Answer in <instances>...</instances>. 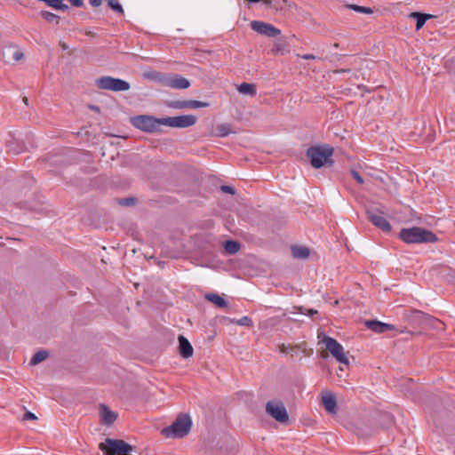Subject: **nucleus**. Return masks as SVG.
Returning <instances> with one entry per match:
<instances>
[{"mask_svg":"<svg viewBox=\"0 0 455 455\" xmlns=\"http://www.w3.org/2000/svg\"><path fill=\"white\" fill-rule=\"evenodd\" d=\"M399 236L406 243H435L437 241V237L433 232L419 227L403 228Z\"/></svg>","mask_w":455,"mask_h":455,"instance_id":"obj_1","label":"nucleus"},{"mask_svg":"<svg viewBox=\"0 0 455 455\" xmlns=\"http://www.w3.org/2000/svg\"><path fill=\"white\" fill-rule=\"evenodd\" d=\"M333 148L328 145L311 147L307 150V156L310 160L311 165L319 169L325 164H331V156Z\"/></svg>","mask_w":455,"mask_h":455,"instance_id":"obj_2","label":"nucleus"},{"mask_svg":"<svg viewBox=\"0 0 455 455\" xmlns=\"http://www.w3.org/2000/svg\"><path fill=\"white\" fill-rule=\"evenodd\" d=\"M191 425L192 421L188 415H180L170 427L163 429V434L166 437H183L189 432Z\"/></svg>","mask_w":455,"mask_h":455,"instance_id":"obj_3","label":"nucleus"},{"mask_svg":"<svg viewBox=\"0 0 455 455\" xmlns=\"http://www.w3.org/2000/svg\"><path fill=\"white\" fill-rule=\"evenodd\" d=\"M164 118H156L152 116H137L131 118V124L137 129L146 132H159Z\"/></svg>","mask_w":455,"mask_h":455,"instance_id":"obj_4","label":"nucleus"},{"mask_svg":"<svg viewBox=\"0 0 455 455\" xmlns=\"http://www.w3.org/2000/svg\"><path fill=\"white\" fill-rule=\"evenodd\" d=\"M266 412L279 423L289 422V414L282 401L276 399L268 401L266 404Z\"/></svg>","mask_w":455,"mask_h":455,"instance_id":"obj_5","label":"nucleus"},{"mask_svg":"<svg viewBox=\"0 0 455 455\" xmlns=\"http://www.w3.org/2000/svg\"><path fill=\"white\" fill-rule=\"evenodd\" d=\"M96 85L102 90L112 92H125L130 89V84L120 78L102 76L96 80Z\"/></svg>","mask_w":455,"mask_h":455,"instance_id":"obj_6","label":"nucleus"},{"mask_svg":"<svg viewBox=\"0 0 455 455\" xmlns=\"http://www.w3.org/2000/svg\"><path fill=\"white\" fill-rule=\"evenodd\" d=\"M322 342L325 345L326 349L339 363L345 365L349 363V360L344 351V347L335 339L323 335Z\"/></svg>","mask_w":455,"mask_h":455,"instance_id":"obj_7","label":"nucleus"},{"mask_svg":"<svg viewBox=\"0 0 455 455\" xmlns=\"http://www.w3.org/2000/svg\"><path fill=\"white\" fill-rule=\"evenodd\" d=\"M197 118L194 115H182L178 116L164 117L163 124L172 128H188L196 124Z\"/></svg>","mask_w":455,"mask_h":455,"instance_id":"obj_8","label":"nucleus"},{"mask_svg":"<svg viewBox=\"0 0 455 455\" xmlns=\"http://www.w3.org/2000/svg\"><path fill=\"white\" fill-rule=\"evenodd\" d=\"M251 28L258 34L267 36L268 37H275L281 34V30L279 28L274 27L272 24L260 20H252L251 22Z\"/></svg>","mask_w":455,"mask_h":455,"instance_id":"obj_9","label":"nucleus"},{"mask_svg":"<svg viewBox=\"0 0 455 455\" xmlns=\"http://www.w3.org/2000/svg\"><path fill=\"white\" fill-rule=\"evenodd\" d=\"M367 216L370 221L378 228L381 229L383 232H390L391 231V225L385 218L383 212L373 211V210H368L367 211Z\"/></svg>","mask_w":455,"mask_h":455,"instance_id":"obj_10","label":"nucleus"},{"mask_svg":"<svg viewBox=\"0 0 455 455\" xmlns=\"http://www.w3.org/2000/svg\"><path fill=\"white\" fill-rule=\"evenodd\" d=\"M322 403L325 411L331 414L336 415L338 411L336 395L328 390L322 392Z\"/></svg>","mask_w":455,"mask_h":455,"instance_id":"obj_11","label":"nucleus"},{"mask_svg":"<svg viewBox=\"0 0 455 455\" xmlns=\"http://www.w3.org/2000/svg\"><path fill=\"white\" fill-rule=\"evenodd\" d=\"M209 103L199 100H179L172 104V107L178 109L183 108H201L209 107Z\"/></svg>","mask_w":455,"mask_h":455,"instance_id":"obj_12","label":"nucleus"},{"mask_svg":"<svg viewBox=\"0 0 455 455\" xmlns=\"http://www.w3.org/2000/svg\"><path fill=\"white\" fill-rule=\"evenodd\" d=\"M365 325L370 330L377 333H383L395 330L394 325L379 321H366Z\"/></svg>","mask_w":455,"mask_h":455,"instance_id":"obj_13","label":"nucleus"},{"mask_svg":"<svg viewBox=\"0 0 455 455\" xmlns=\"http://www.w3.org/2000/svg\"><path fill=\"white\" fill-rule=\"evenodd\" d=\"M100 415L101 422L105 425H111L117 418V413L111 411L107 405H100Z\"/></svg>","mask_w":455,"mask_h":455,"instance_id":"obj_14","label":"nucleus"},{"mask_svg":"<svg viewBox=\"0 0 455 455\" xmlns=\"http://www.w3.org/2000/svg\"><path fill=\"white\" fill-rule=\"evenodd\" d=\"M165 84L173 89H187L190 86L189 81L180 76H176L168 79Z\"/></svg>","mask_w":455,"mask_h":455,"instance_id":"obj_15","label":"nucleus"},{"mask_svg":"<svg viewBox=\"0 0 455 455\" xmlns=\"http://www.w3.org/2000/svg\"><path fill=\"white\" fill-rule=\"evenodd\" d=\"M179 347L182 357L189 358L193 355L194 349L190 342L184 336L179 337Z\"/></svg>","mask_w":455,"mask_h":455,"instance_id":"obj_16","label":"nucleus"},{"mask_svg":"<svg viewBox=\"0 0 455 455\" xmlns=\"http://www.w3.org/2000/svg\"><path fill=\"white\" fill-rule=\"evenodd\" d=\"M291 255L297 259H307L310 255V251L307 247L302 245H294L291 248Z\"/></svg>","mask_w":455,"mask_h":455,"instance_id":"obj_17","label":"nucleus"},{"mask_svg":"<svg viewBox=\"0 0 455 455\" xmlns=\"http://www.w3.org/2000/svg\"><path fill=\"white\" fill-rule=\"evenodd\" d=\"M233 130L231 128V125L228 124H218L214 130L212 131V135L216 137H226L231 133H233Z\"/></svg>","mask_w":455,"mask_h":455,"instance_id":"obj_18","label":"nucleus"},{"mask_svg":"<svg viewBox=\"0 0 455 455\" xmlns=\"http://www.w3.org/2000/svg\"><path fill=\"white\" fill-rule=\"evenodd\" d=\"M237 91L243 95L255 96L257 93L256 86L252 84L242 83L237 86Z\"/></svg>","mask_w":455,"mask_h":455,"instance_id":"obj_19","label":"nucleus"},{"mask_svg":"<svg viewBox=\"0 0 455 455\" xmlns=\"http://www.w3.org/2000/svg\"><path fill=\"white\" fill-rule=\"evenodd\" d=\"M205 299L219 307L223 308L228 307L227 301L216 293H208L205 295Z\"/></svg>","mask_w":455,"mask_h":455,"instance_id":"obj_20","label":"nucleus"},{"mask_svg":"<svg viewBox=\"0 0 455 455\" xmlns=\"http://www.w3.org/2000/svg\"><path fill=\"white\" fill-rule=\"evenodd\" d=\"M410 17L416 19V29L419 30L431 16L428 14H423L419 12H411L410 14Z\"/></svg>","mask_w":455,"mask_h":455,"instance_id":"obj_21","label":"nucleus"},{"mask_svg":"<svg viewBox=\"0 0 455 455\" xmlns=\"http://www.w3.org/2000/svg\"><path fill=\"white\" fill-rule=\"evenodd\" d=\"M48 357V352L45 350H40L36 352L30 359V365H36L39 363L44 361Z\"/></svg>","mask_w":455,"mask_h":455,"instance_id":"obj_22","label":"nucleus"},{"mask_svg":"<svg viewBox=\"0 0 455 455\" xmlns=\"http://www.w3.org/2000/svg\"><path fill=\"white\" fill-rule=\"evenodd\" d=\"M224 248L229 254H235L240 250V244L233 240L226 241Z\"/></svg>","mask_w":455,"mask_h":455,"instance_id":"obj_23","label":"nucleus"},{"mask_svg":"<svg viewBox=\"0 0 455 455\" xmlns=\"http://www.w3.org/2000/svg\"><path fill=\"white\" fill-rule=\"evenodd\" d=\"M40 15L46 20L48 22L59 23L60 17L51 12L42 11Z\"/></svg>","mask_w":455,"mask_h":455,"instance_id":"obj_24","label":"nucleus"},{"mask_svg":"<svg viewBox=\"0 0 455 455\" xmlns=\"http://www.w3.org/2000/svg\"><path fill=\"white\" fill-rule=\"evenodd\" d=\"M230 323H236L237 325H241V326H251L252 325V321L248 316H243L238 320L231 319Z\"/></svg>","mask_w":455,"mask_h":455,"instance_id":"obj_25","label":"nucleus"},{"mask_svg":"<svg viewBox=\"0 0 455 455\" xmlns=\"http://www.w3.org/2000/svg\"><path fill=\"white\" fill-rule=\"evenodd\" d=\"M9 53L12 55V58L14 61H19L23 59L24 54L21 51L16 48H10L8 50Z\"/></svg>","mask_w":455,"mask_h":455,"instance_id":"obj_26","label":"nucleus"},{"mask_svg":"<svg viewBox=\"0 0 455 455\" xmlns=\"http://www.w3.org/2000/svg\"><path fill=\"white\" fill-rule=\"evenodd\" d=\"M143 76L145 78H147L148 80L163 81V77H162L161 74H159L157 72H154V71L145 72Z\"/></svg>","mask_w":455,"mask_h":455,"instance_id":"obj_27","label":"nucleus"},{"mask_svg":"<svg viewBox=\"0 0 455 455\" xmlns=\"http://www.w3.org/2000/svg\"><path fill=\"white\" fill-rule=\"evenodd\" d=\"M349 7H350V9H352L357 12H362V13H365V14H371L373 12L370 7H364V6H360V5H356V4H351Z\"/></svg>","mask_w":455,"mask_h":455,"instance_id":"obj_28","label":"nucleus"},{"mask_svg":"<svg viewBox=\"0 0 455 455\" xmlns=\"http://www.w3.org/2000/svg\"><path fill=\"white\" fill-rule=\"evenodd\" d=\"M108 5L114 11L123 14L124 9L117 0H108Z\"/></svg>","mask_w":455,"mask_h":455,"instance_id":"obj_29","label":"nucleus"},{"mask_svg":"<svg viewBox=\"0 0 455 455\" xmlns=\"http://www.w3.org/2000/svg\"><path fill=\"white\" fill-rule=\"evenodd\" d=\"M351 174L358 184L363 183V179L361 177V175L356 171H352Z\"/></svg>","mask_w":455,"mask_h":455,"instance_id":"obj_30","label":"nucleus"},{"mask_svg":"<svg viewBox=\"0 0 455 455\" xmlns=\"http://www.w3.org/2000/svg\"><path fill=\"white\" fill-rule=\"evenodd\" d=\"M36 419V415L30 411H27L23 416V419H25V420H32V419Z\"/></svg>","mask_w":455,"mask_h":455,"instance_id":"obj_31","label":"nucleus"},{"mask_svg":"<svg viewBox=\"0 0 455 455\" xmlns=\"http://www.w3.org/2000/svg\"><path fill=\"white\" fill-rule=\"evenodd\" d=\"M73 6L82 7L84 5L83 0H68Z\"/></svg>","mask_w":455,"mask_h":455,"instance_id":"obj_32","label":"nucleus"},{"mask_svg":"<svg viewBox=\"0 0 455 455\" xmlns=\"http://www.w3.org/2000/svg\"><path fill=\"white\" fill-rule=\"evenodd\" d=\"M221 190L226 192V193H229V194H235V189L232 188V187H229V186H222L221 187Z\"/></svg>","mask_w":455,"mask_h":455,"instance_id":"obj_33","label":"nucleus"},{"mask_svg":"<svg viewBox=\"0 0 455 455\" xmlns=\"http://www.w3.org/2000/svg\"><path fill=\"white\" fill-rule=\"evenodd\" d=\"M90 4L93 7H99L102 4V0H89Z\"/></svg>","mask_w":455,"mask_h":455,"instance_id":"obj_34","label":"nucleus"},{"mask_svg":"<svg viewBox=\"0 0 455 455\" xmlns=\"http://www.w3.org/2000/svg\"><path fill=\"white\" fill-rule=\"evenodd\" d=\"M247 2L251 3V4H257V3H259V2H262L266 4H270V0H246Z\"/></svg>","mask_w":455,"mask_h":455,"instance_id":"obj_35","label":"nucleus"},{"mask_svg":"<svg viewBox=\"0 0 455 455\" xmlns=\"http://www.w3.org/2000/svg\"><path fill=\"white\" fill-rule=\"evenodd\" d=\"M304 60H315L316 57L313 54H304L300 56Z\"/></svg>","mask_w":455,"mask_h":455,"instance_id":"obj_36","label":"nucleus"},{"mask_svg":"<svg viewBox=\"0 0 455 455\" xmlns=\"http://www.w3.org/2000/svg\"><path fill=\"white\" fill-rule=\"evenodd\" d=\"M316 313H317V311H315V310H313V309H309L308 310V315H313L314 314H316Z\"/></svg>","mask_w":455,"mask_h":455,"instance_id":"obj_37","label":"nucleus"},{"mask_svg":"<svg viewBox=\"0 0 455 455\" xmlns=\"http://www.w3.org/2000/svg\"><path fill=\"white\" fill-rule=\"evenodd\" d=\"M132 201H133V199H132V198L131 199H126V203L125 204H129L132 203Z\"/></svg>","mask_w":455,"mask_h":455,"instance_id":"obj_38","label":"nucleus"}]
</instances>
